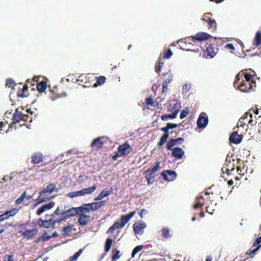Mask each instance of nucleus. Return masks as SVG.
Segmentation results:
<instances>
[{
    "instance_id": "1",
    "label": "nucleus",
    "mask_w": 261,
    "mask_h": 261,
    "mask_svg": "<svg viewBox=\"0 0 261 261\" xmlns=\"http://www.w3.org/2000/svg\"><path fill=\"white\" fill-rule=\"evenodd\" d=\"M58 191V189L56 187L55 184L51 183L48 185L39 192V196L36 200V203L35 204V205L36 206L43 202L50 200L55 197V196H51V194L54 192H57Z\"/></svg>"
},
{
    "instance_id": "2",
    "label": "nucleus",
    "mask_w": 261,
    "mask_h": 261,
    "mask_svg": "<svg viewBox=\"0 0 261 261\" xmlns=\"http://www.w3.org/2000/svg\"><path fill=\"white\" fill-rule=\"evenodd\" d=\"M12 120V122L11 123L13 124V127L16 129L17 128L15 126L16 124L19 123L20 126L24 125L25 122H31L32 118L30 115L22 113L18 108L13 114Z\"/></svg>"
},
{
    "instance_id": "3",
    "label": "nucleus",
    "mask_w": 261,
    "mask_h": 261,
    "mask_svg": "<svg viewBox=\"0 0 261 261\" xmlns=\"http://www.w3.org/2000/svg\"><path fill=\"white\" fill-rule=\"evenodd\" d=\"M136 212L133 211L128 214L122 215L120 221H116L107 230V233H112L117 228L123 227L130 219L135 215Z\"/></svg>"
},
{
    "instance_id": "4",
    "label": "nucleus",
    "mask_w": 261,
    "mask_h": 261,
    "mask_svg": "<svg viewBox=\"0 0 261 261\" xmlns=\"http://www.w3.org/2000/svg\"><path fill=\"white\" fill-rule=\"evenodd\" d=\"M240 73L237 74L235 81L234 82V85L236 86L238 84V88L240 91L244 92H250L255 90L256 82H251L250 83L242 80L241 82L239 83L240 80Z\"/></svg>"
},
{
    "instance_id": "5",
    "label": "nucleus",
    "mask_w": 261,
    "mask_h": 261,
    "mask_svg": "<svg viewBox=\"0 0 261 261\" xmlns=\"http://www.w3.org/2000/svg\"><path fill=\"white\" fill-rule=\"evenodd\" d=\"M106 201L102 200L99 202H94L91 203L84 204L83 205L84 212L89 213L90 211H96L106 204Z\"/></svg>"
},
{
    "instance_id": "6",
    "label": "nucleus",
    "mask_w": 261,
    "mask_h": 261,
    "mask_svg": "<svg viewBox=\"0 0 261 261\" xmlns=\"http://www.w3.org/2000/svg\"><path fill=\"white\" fill-rule=\"evenodd\" d=\"M212 14L211 13H204L201 18V20L205 22L207 24L208 29L212 32L216 31L217 28V23L215 20L212 17Z\"/></svg>"
},
{
    "instance_id": "7",
    "label": "nucleus",
    "mask_w": 261,
    "mask_h": 261,
    "mask_svg": "<svg viewBox=\"0 0 261 261\" xmlns=\"http://www.w3.org/2000/svg\"><path fill=\"white\" fill-rule=\"evenodd\" d=\"M80 212H84L83 205L77 207H72L64 212L63 214H65V216L59 219L58 223L66 220L68 218L78 215Z\"/></svg>"
},
{
    "instance_id": "8",
    "label": "nucleus",
    "mask_w": 261,
    "mask_h": 261,
    "mask_svg": "<svg viewBox=\"0 0 261 261\" xmlns=\"http://www.w3.org/2000/svg\"><path fill=\"white\" fill-rule=\"evenodd\" d=\"M89 76V74H82L78 77V79H76L75 83L85 88L90 87L91 86L92 87Z\"/></svg>"
},
{
    "instance_id": "9",
    "label": "nucleus",
    "mask_w": 261,
    "mask_h": 261,
    "mask_svg": "<svg viewBox=\"0 0 261 261\" xmlns=\"http://www.w3.org/2000/svg\"><path fill=\"white\" fill-rule=\"evenodd\" d=\"M178 103H174L173 106H171L170 108L168 109V111H173L170 114H163L161 116V119L163 121H166L169 119H174L179 112V109H177Z\"/></svg>"
},
{
    "instance_id": "10",
    "label": "nucleus",
    "mask_w": 261,
    "mask_h": 261,
    "mask_svg": "<svg viewBox=\"0 0 261 261\" xmlns=\"http://www.w3.org/2000/svg\"><path fill=\"white\" fill-rule=\"evenodd\" d=\"M204 51V56L206 58H213L218 51V48H214L213 45L210 43H206L204 47H202Z\"/></svg>"
},
{
    "instance_id": "11",
    "label": "nucleus",
    "mask_w": 261,
    "mask_h": 261,
    "mask_svg": "<svg viewBox=\"0 0 261 261\" xmlns=\"http://www.w3.org/2000/svg\"><path fill=\"white\" fill-rule=\"evenodd\" d=\"M107 140L108 138L105 136L98 137L93 140L90 146L93 150H97L102 147Z\"/></svg>"
},
{
    "instance_id": "12",
    "label": "nucleus",
    "mask_w": 261,
    "mask_h": 261,
    "mask_svg": "<svg viewBox=\"0 0 261 261\" xmlns=\"http://www.w3.org/2000/svg\"><path fill=\"white\" fill-rule=\"evenodd\" d=\"M117 150L122 156L124 157L133 151V149L132 146L127 142H125L118 146Z\"/></svg>"
},
{
    "instance_id": "13",
    "label": "nucleus",
    "mask_w": 261,
    "mask_h": 261,
    "mask_svg": "<svg viewBox=\"0 0 261 261\" xmlns=\"http://www.w3.org/2000/svg\"><path fill=\"white\" fill-rule=\"evenodd\" d=\"M146 226V224L143 221L136 222L133 225V230L136 234H142Z\"/></svg>"
},
{
    "instance_id": "14",
    "label": "nucleus",
    "mask_w": 261,
    "mask_h": 261,
    "mask_svg": "<svg viewBox=\"0 0 261 261\" xmlns=\"http://www.w3.org/2000/svg\"><path fill=\"white\" fill-rule=\"evenodd\" d=\"M24 231L21 230L20 232L22 236L28 239H32L35 237L38 233V230L37 228H34L32 229H27L23 227Z\"/></svg>"
},
{
    "instance_id": "15",
    "label": "nucleus",
    "mask_w": 261,
    "mask_h": 261,
    "mask_svg": "<svg viewBox=\"0 0 261 261\" xmlns=\"http://www.w3.org/2000/svg\"><path fill=\"white\" fill-rule=\"evenodd\" d=\"M252 117V114L251 112V111H248L246 112L239 119L238 123L237 124V127H243L248 123L249 118H251Z\"/></svg>"
},
{
    "instance_id": "16",
    "label": "nucleus",
    "mask_w": 261,
    "mask_h": 261,
    "mask_svg": "<svg viewBox=\"0 0 261 261\" xmlns=\"http://www.w3.org/2000/svg\"><path fill=\"white\" fill-rule=\"evenodd\" d=\"M161 175L165 180L171 181L176 178L177 174L174 171L167 170L162 172Z\"/></svg>"
},
{
    "instance_id": "17",
    "label": "nucleus",
    "mask_w": 261,
    "mask_h": 261,
    "mask_svg": "<svg viewBox=\"0 0 261 261\" xmlns=\"http://www.w3.org/2000/svg\"><path fill=\"white\" fill-rule=\"evenodd\" d=\"M234 160H232V162H231L230 161L228 162L227 159L226 160L224 166L222 169L223 173L225 172L228 175L231 174V172L234 170Z\"/></svg>"
},
{
    "instance_id": "18",
    "label": "nucleus",
    "mask_w": 261,
    "mask_h": 261,
    "mask_svg": "<svg viewBox=\"0 0 261 261\" xmlns=\"http://www.w3.org/2000/svg\"><path fill=\"white\" fill-rule=\"evenodd\" d=\"M212 37H213L210 34L204 32L198 33H197L195 36L190 37L192 41H198L200 42L207 40L210 38Z\"/></svg>"
},
{
    "instance_id": "19",
    "label": "nucleus",
    "mask_w": 261,
    "mask_h": 261,
    "mask_svg": "<svg viewBox=\"0 0 261 261\" xmlns=\"http://www.w3.org/2000/svg\"><path fill=\"white\" fill-rule=\"evenodd\" d=\"M208 122V117L204 113H201L197 121V124L199 128H205Z\"/></svg>"
},
{
    "instance_id": "20",
    "label": "nucleus",
    "mask_w": 261,
    "mask_h": 261,
    "mask_svg": "<svg viewBox=\"0 0 261 261\" xmlns=\"http://www.w3.org/2000/svg\"><path fill=\"white\" fill-rule=\"evenodd\" d=\"M85 212H80L78 216V223L82 226L86 225L91 220V216L85 214Z\"/></svg>"
},
{
    "instance_id": "21",
    "label": "nucleus",
    "mask_w": 261,
    "mask_h": 261,
    "mask_svg": "<svg viewBox=\"0 0 261 261\" xmlns=\"http://www.w3.org/2000/svg\"><path fill=\"white\" fill-rule=\"evenodd\" d=\"M160 130L164 133V134L161 137L160 141L158 143V146L160 147L165 144L167 140L169 138V128L166 125L165 127H161Z\"/></svg>"
},
{
    "instance_id": "22",
    "label": "nucleus",
    "mask_w": 261,
    "mask_h": 261,
    "mask_svg": "<svg viewBox=\"0 0 261 261\" xmlns=\"http://www.w3.org/2000/svg\"><path fill=\"white\" fill-rule=\"evenodd\" d=\"M160 162L156 161L155 163V166L147 169L145 172V174L147 175V176L150 178H153L154 177V173L160 169Z\"/></svg>"
},
{
    "instance_id": "23",
    "label": "nucleus",
    "mask_w": 261,
    "mask_h": 261,
    "mask_svg": "<svg viewBox=\"0 0 261 261\" xmlns=\"http://www.w3.org/2000/svg\"><path fill=\"white\" fill-rule=\"evenodd\" d=\"M96 188L97 187L94 185L89 188L83 189L81 190L76 191V196L78 197L91 194L96 189Z\"/></svg>"
},
{
    "instance_id": "24",
    "label": "nucleus",
    "mask_w": 261,
    "mask_h": 261,
    "mask_svg": "<svg viewBox=\"0 0 261 261\" xmlns=\"http://www.w3.org/2000/svg\"><path fill=\"white\" fill-rule=\"evenodd\" d=\"M44 159L43 155L40 152H35L32 155V163L37 164L43 162Z\"/></svg>"
},
{
    "instance_id": "25",
    "label": "nucleus",
    "mask_w": 261,
    "mask_h": 261,
    "mask_svg": "<svg viewBox=\"0 0 261 261\" xmlns=\"http://www.w3.org/2000/svg\"><path fill=\"white\" fill-rule=\"evenodd\" d=\"M243 139L242 135H239L237 131L233 132L229 137V141L233 144H238L240 143Z\"/></svg>"
},
{
    "instance_id": "26",
    "label": "nucleus",
    "mask_w": 261,
    "mask_h": 261,
    "mask_svg": "<svg viewBox=\"0 0 261 261\" xmlns=\"http://www.w3.org/2000/svg\"><path fill=\"white\" fill-rule=\"evenodd\" d=\"M58 220H54L53 219L50 218L49 220H43L42 219L40 218L39 219V222L41 221V224H40L41 226H43L45 228H48L55 226L56 223H58Z\"/></svg>"
},
{
    "instance_id": "27",
    "label": "nucleus",
    "mask_w": 261,
    "mask_h": 261,
    "mask_svg": "<svg viewBox=\"0 0 261 261\" xmlns=\"http://www.w3.org/2000/svg\"><path fill=\"white\" fill-rule=\"evenodd\" d=\"M28 86L27 83L22 88H19L17 92V96L20 98H24L28 96Z\"/></svg>"
},
{
    "instance_id": "28",
    "label": "nucleus",
    "mask_w": 261,
    "mask_h": 261,
    "mask_svg": "<svg viewBox=\"0 0 261 261\" xmlns=\"http://www.w3.org/2000/svg\"><path fill=\"white\" fill-rule=\"evenodd\" d=\"M13 127V124H8V122H0V131L2 134L7 133L8 132L10 131V129L11 130Z\"/></svg>"
},
{
    "instance_id": "29",
    "label": "nucleus",
    "mask_w": 261,
    "mask_h": 261,
    "mask_svg": "<svg viewBox=\"0 0 261 261\" xmlns=\"http://www.w3.org/2000/svg\"><path fill=\"white\" fill-rule=\"evenodd\" d=\"M55 205L54 202H50L47 204L43 205L37 211V215H40L42 213L44 212L46 210H49L53 208Z\"/></svg>"
},
{
    "instance_id": "30",
    "label": "nucleus",
    "mask_w": 261,
    "mask_h": 261,
    "mask_svg": "<svg viewBox=\"0 0 261 261\" xmlns=\"http://www.w3.org/2000/svg\"><path fill=\"white\" fill-rule=\"evenodd\" d=\"M172 150V155L177 159H181L185 154L184 151L179 147H176Z\"/></svg>"
},
{
    "instance_id": "31",
    "label": "nucleus",
    "mask_w": 261,
    "mask_h": 261,
    "mask_svg": "<svg viewBox=\"0 0 261 261\" xmlns=\"http://www.w3.org/2000/svg\"><path fill=\"white\" fill-rule=\"evenodd\" d=\"M112 192V189L111 190L105 191L103 190L101 193L94 199L95 201H99L103 198L108 196Z\"/></svg>"
},
{
    "instance_id": "32",
    "label": "nucleus",
    "mask_w": 261,
    "mask_h": 261,
    "mask_svg": "<svg viewBox=\"0 0 261 261\" xmlns=\"http://www.w3.org/2000/svg\"><path fill=\"white\" fill-rule=\"evenodd\" d=\"M47 83L45 81H41L37 84L36 88L39 93L44 92L46 89Z\"/></svg>"
},
{
    "instance_id": "33",
    "label": "nucleus",
    "mask_w": 261,
    "mask_h": 261,
    "mask_svg": "<svg viewBox=\"0 0 261 261\" xmlns=\"http://www.w3.org/2000/svg\"><path fill=\"white\" fill-rule=\"evenodd\" d=\"M261 44V31H257L255 34V38L253 41V45L258 46Z\"/></svg>"
},
{
    "instance_id": "34",
    "label": "nucleus",
    "mask_w": 261,
    "mask_h": 261,
    "mask_svg": "<svg viewBox=\"0 0 261 261\" xmlns=\"http://www.w3.org/2000/svg\"><path fill=\"white\" fill-rule=\"evenodd\" d=\"M72 225H68L64 227L61 230L62 236H63L65 237L67 236H69L70 234L72 232Z\"/></svg>"
},
{
    "instance_id": "35",
    "label": "nucleus",
    "mask_w": 261,
    "mask_h": 261,
    "mask_svg": "<svg viewBox=\"0 0 261 261\" xmlns=\"http://www.w3.org/2000/svg\"><path fill=\"white\" fill-rule=\"evenodd\" d=\"M163 59L160 56L158 59V61L156 63L155 66V71L157 73H159L163 67V66L164 65V62L162 61Z\"/></svg>"
},
{
    "instance_id": "36",
    "label": "nucleus",
    "mask_w": 261,
    "mask_h": 261,
    "mask_svg": "<svg viewBox=\"0 0 261 261\" xmlns=\"http://www.w3.org/2000/svg\"><path fill=\"white\" fill-rule=\"evenodd\" d=\"M106 77L104 76H99L96 79V83H95L92 87H96L98 85H102L106 82Z\"/></svg>"
},
{
    "instance_id": "37",
    "label": "nucleus",
    "mask_w": 261,
    "mask_h": 261,
    "mask_svg": "<svg viewBox=\"0 0 261 261\" xmlns=\"http://www.w3.org/2000/svg\"><path fill=\"white\" fill-rule=\"evenodd\" d=\"M164 77L165 80L163 82V83H166L167 84H169L172 80L173 74L170 71H169L164 74Z\"/></svg>"
},
{
    "instance_id": "38",
    "label": "nucleus",
    "mask_w": 261,
    "mask_h": 261,
    "mask_svg": "<svg viewBox=\"0 0 261 261\" xmlns=\"http://www.w3.org/2000/svg\"><path fill=\"white\" fill-rule=\"evenodd\" d=\"M120 251L117 249H113L112 251V261H116L120 257Z\"/></svg>"
},
{
    "instance_id": "39",
    "label": "nucleus",
    "mask_w": 261,
    "mask_h": 261,
    "mask_svg": "<svg viewBox=\"0 0 261 261\" xmlns=\"http://www.w3.org/2000/svg\"><path fill=\"white\" fill-rule=\"evenodd\" d=\"M203 199V196H200L197 197V203L194 205L193 207L195 209H197L201 207L204 205V203L201 201V199Z\"/></svg>"
},
{
    "instance_id": "40",
    "label": "nucleus",
    "mask_w": 261,
    "mask_h": 261,
    "mask_svg": "<svg viewBox=\"0 0 261 261\" xmlns=\"http://www.w3.org/2000/svg\"><path fill=\"white\" fill-rule=\"evenodd\" d=\"M113 243V240L111 238H108L105 242V251L108 252L110 251L112 244Z\"/></svg>"
},
{
    "instance_id": "41",
    "label": "nucleus",
    "mask_w": 261,
    "mask_h": 261,
    "mask_svg": "<svg viewBox=\"0 0 261 261\" xmlns=\"http://www.w3.org/2000/svg\"><path fill=\"white\" fill-rule=\"evenodd\" d=\"M83 252V249H80L77 252H75V254L70 256L69 258V261H76L79 257Z\"/></svg>"
},
{
    "instance_id": "42",
    "label": "nucleus",
    "mask_w": 261,
    "mask_h": 261,
    "mask_svg": "<svg viewBox=\"0 0 261 261\" xmlns=\"http://www.w3.org/2000/svg\"><path fill=\"white\" fill-rule=\"evenodd\" d=\"M18 209H17L16 208H14L10 211L6 212L5 214H7V218H9L10 217H13V216H15L18 213Z\"/></svg>"
},
{
    "instance_id": "43",
    "label": "nucleus",
    "mask_w": 261,
    "mask_h": 261,
    "mask_svg": "<svg viewBox=\"0 0 261 261\" xmlns=\"http://www.w3.org/2000/svg\"><path fill=\"white\" fill-rule=\"evenodd\" d=\"M244 76L245 78V81L249 82L250 83L251 82H256L253 79L254 77L252 74L249 73H245Z\"/></svg>"
},
{
    "instance_id": "44",
    "label": "nucleus",
    "mask_w": 261,
    "mask_h": 261,
    "mask_svg": "<svg viewBox=\"0 0 261 261\" xmlns=\"http://www.w3.org/2000/svg\"><path fill=\"white\" fill-rule=\"evenodd\" d=\"M64 212L65 211H64L63 209H61L60 207L59 206L51 215V216L55 217V216L61 215L62 216V217H64V216H65V214H63Z\"/></svg>"
},
{
    "instance_id": "45",
    "label": "nucleus",
    "mask_w": 261,
    "mask_h": 261,
    "mask_svg": "<svg viewBox=\"0 0 261 261\" xmlns=\"http://www.w3.org/2000/svg\"><path fill=\"white\" fill-rule=\"evenodd\" d=\"M6 86L8 88H14V86H16L13 80L11 79H8L6 81Z\"/></svg>"
},
{
    "instance_id": "46",
    "label": "nucleus",
    "mask_w": 261,
    "mask_h": 261,
    "mask_svg": "<svg viewBox=\"0 0 261 261\" xmlns=\"http://www.w3.org/2000/svg\"><path fill=\"white\" fill-rule=\"evenodd\" d=\"M143 248V245H138L135 247L132 253V257H134L135 255L139 252Z\"/></svg>"
},
{
    "instance_id": "47",
    "label": "nucleus",
    "mask_w": 261,
    "mask_h": 261,
    "mask_svg": "<svg viewBox=\"0 0 261 261\" xmlns=\"http://www.w3.org/2000/svg\"><path fill=\"white\" fill-rule=\"evenodd\" d=\"M175 139H170L168 142V143L166 145L167 149L169 150H172L173 149L172 147L175 145Z\"/></svg>"
},
{
    "instance_id": "48",
    "label": "nucleus",
    "mask_w": 261,
    "mask_h": 261,
    "mask_svg": "<svg viewBox=\"0 0 261 261\" xmlns=\"http://www.w3.org/2000/svg\"><path fill=\"white\" fill-rule=\"evenodd\" d=\"M162 235L166 238H169L171 237L169 229L167 227L163 228L162 230Z\"/></svg>"
},
{
    "instance_id": "49",
    "label": "nucleus",
    "mask_w": 261,
    "mask_h": 261,
    "mask_svg": "<svg viewBox=\"0 0 261 261\" xmlns=\"http://www.w3.org/2000/svg\"><path fill=\"white\" fill-rule=\"evenodd\" d=\"M25 194H26V192H23L22 194V195L18 199H17L16 200V201H15L16 204L19 205V204H20L22 202L24 198L25 197Z\"/></svg>"
},
{
    "instance_id": "50",
    "label": "nucleus",
    "mask_w": 261,
    "mask_h": 261,
    "mask_svg": "<svg viewBox=\"0 0 261 261\" xmlns=\"http://www.w3.org/2000/svg\"><path fill=\"white\" fill-rule=\"evenodd\" d=\"M188 114H189V109H188V108L186 107L183 110L181 111V112L180 114V118L183 119V118H185L188 115Z\"/></svg>"
},
{
    "instance_id": "51",
    "label": "nucleus",
    "mask_w": 261,
    "mask_h": 261,
    "mask_svg": "<svg viewBox=\"0 0 261 261\" xmlns=\"http://www.w3.org/2000/svg\"><path fill=\"white\" fill-rule=\"evenodd\" d=\"M172 54H173L172 51H171V50L170 48H169L167 50V51L164 54V55L163 56V59H168L171 57Z\"/></svg>"
},
{
    "instance_id": "52",
    "label": "nucleus",
    "mask_w": 261,
    "mask_h": 261,
    "mask_svg": "<svg viewBox=\"0 0 261 261\" xmlns=\"http://www.w3.org/2000/svg\"><path fill=\"white\" fill-rule=\"evenodd\" d=\"M260 245H258L256 248H255L252 250L249 249V250H247L246 254L250 256V255H252L253 254H254L255 252H256V251L260 248Z\"/></svg>"
},
{
    "instance_id": "53",
    "label": "nucleus",
    "mask_w": 261,
    "mask_h": 261,
    "mask_svg": "<svg viewBox=\"0 0 261 261\" xmlns=\"http://www.w3.org/2000/svg\"><path fill=\"white\" fill-rule=\"evenodd\" d=\"M256 123V121L255 120H253L252 119V117L251 118H249L247 124L248 128L252 129V126L255 125Z\"/></svg>"
},
{
    "instance_id": "54",
    "label": "nucleus",
    "mask_w": 261,
    "mask_h": 261,
    "mask_svg": "<svg viewBox=\"0 0 261 261\" xmlns=\"http://www.w3.org/2000/svg\"><path fill=\"white\" fill-rule=\"evenodd\" d=\"M41 237L43 241H47L51 238V236H48L47 232H44Z\"/></svg>"
},
{
    "instance_id": "55",
    "label": "nucleus",
    "mask_w": 261,
    "mask_h": 261,
    "mask_svg": "<svg viewBox=\"0 0 261 261\" xmlns=\"http://www.w3.org/2000/svg\"><path fill=\"white\" fill-rule=\"evenodd\" d=\"M181 125V123H180L179 124H175V123H170V122H168L167 123V125L169 129L175 128L177 127L178 125Z\"/></svg>"
},
{
    "instance_id": "56",
    "label": "nucleus",
    "mask_w": 261,
    "mask_h": 261,
    "mask_svg": "<svg viewBox=\"0 0 261 261\" xmlns=\"http://www.w3.org/2000/svg\"><path fill=\"white\" fill-rule=\"evenodd\" d=\"M39 77H38V76H35L31 81L29 79H28L26 81L25 83H27L28 84L29 83H32V82L36 83V82H38V81H39Z\"/></svg>"
},
{
    "instance_id": "57",
    "label": "nucleus",
    "mask_w": 261,
    "mask_h": 261,
    "mask_svg": "<svg viewBox=\"0 0 261 261\" xmlns=\"http://www.w3.org/2000/svg\"><path fill=\"white\" fill-rule=\"evenodd\" d=\"M154 102L151 97H148L146 99V103L147 106L152 105Z\"/></svg>"
},
{
    "instance_id": "58",
    "label": "nucleus",
    "mask_w": 261,
    "mask_h": 261,
    "mask_svg": "<svg viewBox=\"0 0 261 261\" xmlns=\"http://www.w3.org/2000/svg\"><path fill=\"white\" fill-rule=\"evenodd\" d=\"M66 196L68 197H69V198H73L74 197H77L76 196V191H74V192H70V193H68Z\"/></svg>"
},
{
    "instance_id": "59",
    "label": "nucleus",
    "mask_w": 261,
    "mask_h": 261,
    "mask_svg": "<svg viewBox=\"0 0 261 261\" xmlns=\"http://www.w3.org/2000/svg\"><path fill=\"white\" fill-rule=\"evenodd\" d=\"M260 243H261V237H258L256 238L255 240V241L253 243V247H255L258 244H259Z\"/></svg>"
},
{
    "instance_id": "60",
    "label": "nucleus",
    "mask_w": 261,
    "mask_h": 261,
    "mask_svg": "<svg viewBox=\"0 0 261 261\" xmlns=\"http://www.w3.org/2000/svg\"><path fill=\"white\" fill-rule=\"evenodd\" d=\"M225 47L226 48H227V49H231V50H233L235 49V48H234L233 45L232 44H231V43L227 44L225 46Z\"/></svg>"
},
{
    "instance_id": "61",
    "label": "nucleus",
    "mask_w": 261,
    "mask_h": 261,
    "mask_svg": "<svg viewBox=\"0 0 261 261\" xmlns=\"http://www.w3.org/2000/svg\"><path fill=\"white\" fill-rule=\"evenodd\" d=\"M7 215V214H6L5 213H4V214L0 215V222L8 219Z\"/></svg>"
},
{
    "instance_id": "62",
    "label": "nucleus",
    "mask_w": 261,
    "mask_h": 261,
    "mask_svg": "<svg viewBox=\"0 0 261 261\" xmlns=\"http://www.w3.org/2000/svg\"><path fill=\"white\" fill-rule=\"evenodd\" d=\"M168 84H167L166 83H163V84H162V87H163V89H162V92L164 93V92H165L167 91V89H168V88H167V86H168Z\"/></svg>"
},
{
    "instance_id": "63",
    "label": "nucleus",
    "mask_w": 261,
    "mask_h": 261,
    "mask_svg": "<svg viewBox=\"0 0 261 261\" xmlns=\"http://www.w3.org/2000/svg\"><path fill=\"white\" fill-rule=\"evenodd\" d=\"M121 156H122L121 155H120V154L117 150L116 153L112 156V158L114 160H116L118 159V158L121 157Z\"/></svg>"
},
{
    "instance_id": "64",
    "label": "nucleus",
    "mask_w": 261,
    "mask_h": 261,
    "mask_svg": "<svg viewBox=\"0 0 261 261\" xmlns=\"http://www.w3.org/2000/svg\"><path fill=\"white\" fill-rule=\"evenodd\" d=\"M210 193H208L207 192H204V195L206 196V197L204 199L207 201H211L212 200L211 199V197L210 196Z\"/></svg>"
}]
</instances>
